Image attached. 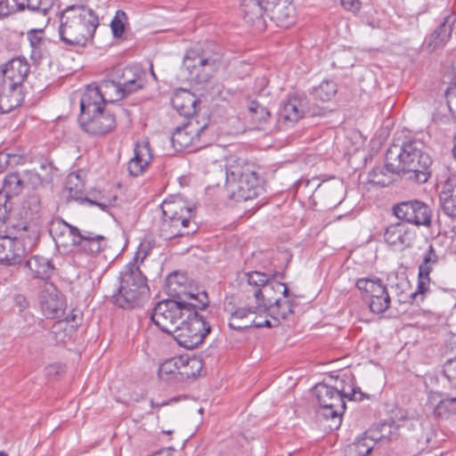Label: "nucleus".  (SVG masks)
Wrapping results in <instances>:
<instances>
[{"label": "nucleus", "instance_id": "obj_1", "mask_svg": "<svg viewBox=\"0 0 456 456\" xmlns=\"http://www.w3.org/2000/svg\"><path fill=\"white\" fill-rule=\"evenodd\" d=\"M387 159L388 167L406 180L424 183L432 174L433 159L420 140L411 139L401 146H391L387 150Z\"/></svg>", "mask_w": 456, "mask_h": 456}, {"label": "nucleus", "instance_id": "obj_2", "mask_svg": "<svg viewBox=\"0 0 456 456\" xmlns=\"http://www.w3.org/2000/svg\"><path fill=\"white\" fill-rule=\"evenodd\" d=\"M147 252L139 248L132 262L119 274V287L111 296L112 304L122 309L142 306L150 297L147 278L138 265L146 257Z\"/></svg>", "mask_w": 456, "mask_h": 456}, {"label": "nucleus", "instance_id": "obj_3", "mask_svg": "<svg viewBox=\"0 0 456 456\" xmlns=\"http://www.w3.org/2000/svg\"><path fill=\"white\" fill-rule=\"evenodd\" d=\"M333 381L332 379H330ZM313 395L320 406L319 414L324 419H330L333 424L330 428H338L342 421V414L346 410L345 399L361 401L362 393L351 385H346L344 380L336 379L334 384L323 381L313 388Z\"/></svg>", "mask_w": 456, "mask_h": 456}, {"label": "nucleus", "instance_id": "obj_4", "mask_svg": "<svg viewBox=\"0 0 456 456\" xmlns=\"http://www.w3.org/2000/svg\"><path fill=\"white\" fill-rule=\"evenodd\" d=\"M98 16L85 5H69L61 14L59 35L66 45L84 46L94 37Z\"/></svg>", "mask_w": 456, "mask_h": 456}, {"label": "nucleus", "instance_id": "obj_5", "mask_svg": "<svg viewBox=\"0 0 456 456\" xmlns=\"http://www.w3.org/2000/svg\"><path fill=\"white\" fill-rule=\"evenodd\" d=\"M184 296L195 303L171 335L179 346L187 349H194L203 343L211 331V326L198 312L208 305V299L205 291L197 295L188 292Z\"/></svg>", "mask_w": 456, "mask_h": 456}, {"label": "nucleus", "instance_id": "obj_6", "mask_svg": "<svg viewBox=\"0 0 456 456\" xmlns=\"http://www.w3.org/2000/svg\"><path fill=\"white\" fill-rule=\"evenodd\" d=\"M244 276L247 279L248 284L253 287L256 308L260 312V316L266 314L273 304H278V297H275V295H281L285 297H289V290L287 285L277 281V278L284 279L283 273L252 271L245 273Z\"/></svg>", "mask_w": 456, "mask_h": 456}, {"label": "nucleus", "instance_id": "obj_7", "mask_svg": "<svg viewBox=\"0 0 456 456\" xmlns=\"http://www.w3.org/2000/svg\"><path fill=\"white\" fill-rule=\"evenodd\" d=\"M225 188L229 198L234 201H247L258 194L259 179L252 167L236 162L226 167Z\"/></svg>", "mask_w": 456, "mask_h": 456}, {"label": "nucleus", "instance_id": "obj_8", "mask_svg": "<svg viewBox=\"0 0 456 456\" xmlns=\"http://www.w3.org/2000/svg\"><path fill=\"white\" fill-rule=\"evenodd\" d=\"M185 293H177L173 298L159 301L153 308L151 319L163 332L172 334L195 303L185 297Z\"/></svg>", "mask_w": 456, "mask_h": 456}, {"label": "nucleus", "instance_id": "obj_9", "mask_svg": "<svg viewBox=\"0 0 456 456\" xmlns=\"http://www.w3.org/2000/svg\"><path fill=\"white\" fill-rule=\"evenodd\" d=\"M78 122L81 128L93 135H103L116 127L113 111L103 105L92 102V98L80 99Z\"/></svg>", "mask_w": 456, "mask_h": 456}, {"label": "nucleus", "instance_id": "obj_10", "mask_svg": "<svg viewBox=\"0 0 456 456\" xmlns=\"http://www.w3.org/2000/svg\"><path fill=\"white\" fill-rule=\"evenodd\" d=\"M212 141L208 124L204 122L200 125L197 118H191L183 126H177L171 136L172 146L177 151L188 148L201 149Z\"/></svg>", "mask_w": 456, "mask_h": 456}, {"label": "nucleus", "instance_id": "obj_11", "mask_svg": "<svg viewBox=\"0 0 456 456\" xmlns=\"http://www.w3.org/2000/svg\"><path fill=\"white\" fill-rule=\"evenodd\" d=\"M183 68L189 72V79L198 84L208 82L222 66L218 53L208 55L188 53L183 59Z\"/></svg>", "mask_w": 456, "mask_h": 456}, {"label": "nucleus", "instance_id": "obj_12", "mask_svg": "<svg viewBox=\"0 0 456 456\" xmlns=\"http://www.w3.org/2000/svg\"><path fill=\"white\" fill-rule=\"evenodd\" d=\"M161 208L162 215L167 216V221L183 232V237L197 232L199 227L193 220L196 213L195 208L187 206L182 200H176L175 201L165 200Z\"/></svg>", "mask_w": 456, "mask_h": 456}, {"label": "nucleus", "instance_id": "obj_13", "mask_svg": "<svg viewBox=\"0 0 456 456\" xmlns=\"http://www.w3.org/2000/svg\"><path fill=\"white\" fill-rule=\"evenodd\" d=\"M355 286L364 294L363 297L372 313L383 314L389 308L391 297L379 278H361L356 281Z\"/></svg>", "mask_w": 456, "mask_h": 456}, {"label": "nucleus", "instance_id": "obj_14", "mask_svg": "<svg viewBox=\"0 0 456 456\" xmlns=\"http://www.w3.org/2000/svg\"><path fill=\"white\" fill-rule=\"evenodd\" d=\"M393 214L399 220L417 226H429L431 224V209L420 200L401 201L393 207Z\"/></svg>", "mask_w": 456, "mask_h": 456}, {"label": "nucleus", "instance_id": "obj_15", "mask_svg": "<svg viewBox=\"0 0 456 456\" xmlns=\"http://www.w3.org/2000/svg\"><path fill=\"white\" fill-rule=\"evenodd\" d=\"M121 86L118 84L116 77L113 79H104L99 85H88L81 99L92 98V102L106 105L125 98Z\"/></svg>", "mask_w": 456, "mask_h": 456}, {"label": "nucleus", "instance_id": "obj_16", "mask_svg": "<svg viewBox=\"0 0 456 456\" xmlns=\"http://www.w3.org/2000/svg\"><path fill=\"white\" fill-rule=\"evenodd\" d=\"M43 314L48 319H60L64 315L66 300L53 283H45L39 294Z\"/></svg>", "mask_w": 456, "mask_h": 456}, {"label": "nucleus", "instance_id": "obj_17", "mask_svg": "<svg viewBox=\"0 0 456 456\" xmlns=\"http://www.w3.org/2000/svg\"><path fill=\"white\" fill-rule=\"evenodd\" d=\"M72 236V244L86 254L96 256L107 246L104 236L90 231H80L78 228L64 223Z\"/></svg>", "mask_w": 456, "mask_h": 456}, {"label": "nucleus", "instance_id": "obj_18", "mask_svg": "<svg viewBox=\"0 0 456 456\" xmlns=\"http://www.w3.org/2000/svg\"><path fill=\"white\" fill-rule=\"evenodd\" d=\"M113 77H116L118 84L126 96L144 87L147 73L140 65H131L117 68Z\"/></svg>", "mask_w": 456, "mask_h": 456}, {"label": "nucleus", "instance_id": "obj_19", "mask_svg": "<svg viewBox=\"0 0 456 456\" xmlns=\"http://www.w3.org/2000/svg\"><path fill=\"white\" fill-rule=\"evenodd\" d=\"M265 12L278 27L289 28L296 21V8L291 0H264Z\"/></svg>", "mask_w": 456, "mask_h": 456}, {"label": "nucleus", "instance_id": "obj_20", "mask_svg": "<svg viewBox=\"0 0 456 456\" xmlns=\"http://www.w3.org/2000/svg\"><path fill=\"white\" fill-rule=\"evenodd\" d=\"M307 101L297 94H291L282 102L278 111V121L290 126L302 118L306 111Z\"/></svg>", "mask_w": 456, "mask_h": 456}, {"label": "nucleus", "instance_id": "obj_21", "mask_svg": "<svg viewBox=\"0 0 456 456\" xmlns=\"http://www.w3.org/2000/svg\"><path fill=\"white\" fill-rule=\"evenodd\" d=\"M1 72L2 83L23 89V82L29 73V64L24 57L12 58L2 66Z\"/></svg>", "mask_w": 456, "mask_h": 456}, {"label": "nucleus", "instance_id": "obj_22", "mask_svg": "<svg viewBox=\"0 0 456 456\" xmlns=\"http://www.w3.org/2000/svg\"><path fill=\"white\" fill-rule=\"evenodd\" d=\"M384 240L390 247L398 250H403L411 247L415 232L403 223L388 225L384 232Z\"/></svg>", "mask_w": 456, "mask_h": 456}, {"label": "nucleus", "instance_id": "obj_23", "mask_svg": "<svg viewBox=\"0 0 456 456\" xmlns=\"http://www.w3.org/2000/svg\"><path fill=\"white\" fill-rule=\"evenodd\" d=\"M149 142H138L134 149V157L127 163V170L132 176L142 175L152 160Z\"/></svg>", "mask_w": 456, "mask_h": 456}, {"label": "nucleus", "instance_id": "obj_24", "mask_svg": "<svg viewBox=\"0 0 456 456\" xmlns=\"http://www.w3.org/2000/svg\"><path fill=\"white\" fill-rule=\"evenodd\" d=\"M174 109L184 117L194 118V114L199 109L200 101L189 90L180 89L175 92L171 99Z\"/></svg>", "mask_w": 456, "mask_h": 456}, {"label": "nucleus", "instance_id": "obj_25", "mask_svg": "<svg viewBox=\"0 0 456 456\" xmlns=\"http://www.w3.org/2000/svg\"><path fill=\"white\" fill-rule=\"evenodd\" d=\"M241 12L246 23L262 30L265 27L264 20L265 3L264 0H241Z\"/></svg>", "mask_w": 456, "mask_h": 456}, {"label": "nucleus", "instance_id": "obj_26", "mask_svg": "<svg viewBox=\"0 0 456 456\" xmlns=\"http://www.w3.org/2000/svg\"><path fill=\"white\" fill-rule=\"evenodd\" d=\"M24 249L10 236H0V264L13 265L21 262Z\"/></svg>", "mask_w": 456, "mask_h": 456}, {"label": "nucleus", "instance_id": "obj_27", "mask_svg": "<svg viewBox=\"0 0 456 456\" xmlns=\"http://www.w3.org/2000/svg\"><path fill=\"white\" fill-rule=\"evenodd\" d=\"M456 21L453 14H448L444 21L432 32L428 39V45L433 49L443 47L451 38L452 26Z\"/></svg>", "mask_w": 456, "mask_h": 456}, {"label": "nucleus", "instance_id": "obj_28", "mask_svg": "<svg viewBox=\"0 0 456 456\" xmlns=\"http://www.w3.org/2000/svg\"><path fill=\"white\" fill-rule=\"evenodd\" d=\"M24 100L23 89L21 87L11 86V85L0 83V102L4 107V111L9 113Z\"/></svg>", "mask_w": 456, "mask_h": 456}, {"label": "nucleus", "instance_id": "obj_29", "mask_svg": "<svg viewBox=\"0 0 456 456\" xmlns=\"http://www.w3.org/2000/svg\"><path fill=\"white\" fill-rule=\"evenodd\" d=\"M440 201L444 214L456 217V177L446 181L440 194Z\"/></svg>", "mask_w": 456, "mask_h": 456}, {"label": "nucleus", "instance_id": "obj_30", "mask_svg": "<svg viewBox=\"0 0 456 456\" xmlns=\"http://www.w3.org/2000/svg\"><path fill=\"white\" fill-rule=\"evenodd\" d=\"M26 266L31 271L36 279L47 280L53 273L54 266L46 257L34 256L26 262Z\"/></svg>", "mask_w": 456, "mask_h": 456}, {"label": "nucleus", "instance_id": "obj_31", "mask_svg": "<svg viewBox=\"0 0 456 456\" xmlns=\"http://www.w3.org/2000/svg\"><path fill=\"white\" fill-rule=\"evenodd\" d=\"M16 244H19L24 249V256L31 251L39 240V232L36 226L23 225L20 230V235L14 237Z\"/></svg>", "mask_w": 456, "mask_h": 456}, {"label": "nucleus", "instance_id": "obj_32", "mask_svg": "<svg viewBox=\"0 0 456 456\" xmlns=\"http://www.w3.org/2000/svg\"><path fill=\"white\" fill-rule=\"evenodd\" d=\"M387 153L386 154V163L382 167H374L369 174L370 182L382 187L389 185L393 182V175H397L388 167Z\"/></svg>", "mask_w": 456, "mask_h": 456}, {"label": "nucleus", "instance_id": "obj_33", "mask_svg": "<svg viewBox=\"0 0 456 456\" xmlns=\"http://www.w3.org/2000/svg\"><path fill=\"white\" fill-rule=\"evenodd\" d=\"M65 188L70 199L84 200L85 181L79 173L73 172L67 176Z\"/></svg>", "mask_w": 456, "mask_h": 456}, {"label": "nucleus", "instance_id": "obj_34", "mask_svg": "<svg viewBox=\"0 0 456 456\" xmlns=\"http://www.w3.org/2000/svg\"><path fill=\"white\" fill-rule=\"evenodd\" d=\"M23 188V175L20 176L18 173H10L4 179L3 191L1 192L6 195V199L10 200L20 194Z\"/></svg>", "mask_w": 456, "mask_h": 456}, {"label": "nucleus", "instance_id": "obj_35", "mask_svg": "<svg viewBox=\"0 0 456 456\" xmlns=\"http://www.w3.org/2000/svg\"><path fill=\"white\" fill-rule=\"evenodd\" d=\"M23 183L24 188L37 191L49 184L51 181L47 175H42L37 169H34L23 172Z\"/></svg>", "mask_w": 456, "mask_h": 456}, {"label": "nucleus", "instance_id": "obj_36", "mask_svg": "<svg viewBox=\"0 0 456 456\" xmlns=\"http://www.w3.org/2000/svg\"><path fill=\"white\" fill-rule=\"evenodd\" d=\"M75 333V325L61 319L54 322L51 330V335L56 344H64Z\"/></svg>", "mask_w": 456, "mask_h": 456}, {"label": "nucleus", "instance_id": "obj_37", "mask_svg": "<svg viewBox=\"0 0 456 456\" xmlns=\"http://www.w3.org/2000/svg\"><path fill=\"white\" fill-rule=\"evenodd\" d=\"M27 37L31 47L30 57L34 61L40 60L45 46L44 30L41 28L30 29L27 33Z\"/></svg>", "mask_w": 456, "mask_h": 456}, {"label": "nucleus", "instance_id": "obj_38", "mask_svg": "<svg viewBox=\"0 0 456 456\" xmlns=\"http://www.w3.org/2000/svg\"><path fill=\"white\" fill-rule=\"evenodd\" d=\"M338 86L333 80L325 79L312 90L313 96L322 102L330 101L337 93Z\"/></svg>", "mask_w": 456, "mask_h": 456}, {"label": "nucleus", "instance_id": "obj_39", "mask_svg": "<svg viewBox=\"0 0 456 456\" xmlns=\"http://www.w3.org/2000/svg\"><path fill=\"white\" fill-rule=\"evenodd\" d=\"M293 306L294 304L291 300H281V298L278 297V304H273L265 314L271 317H278L279 321L280 319L285 320L289 315L293 314Z\"/></svg>", "mask_w": 456, "mask_h": 456}, {"label": "nucleus", "instance_id": "obj_40", "mask_svg": "<svg viewBox=\"0 0 456 456\" xmlns=\"http://www.w3.org/2000/svg\"><path fill=\"white\" fill-rule=\"evenodd\" d=\"M438 259L439 257L436 253L434 246L430 244L423 256L422 263L419 266V273H424V275H430V273L433 270V266L438 263Z\"/></svg>", "mask_w": 456, "mask_h": 456}, {"label": "nucleus", "instance_id": "obj_41", "mask_svg": "<svg viewBox=\"0 0 456 456\" xmlns=\"http://www.w3.org/2000/svg\"><path fill=\"white\" fill-rule=\"evenodd\" d=\"M375 438L370 432L365 433L362 437L357 439L356 443H354V450L357 455L368 456L375 445Z\"/></svg>", "mask_w": 456, "mask_h": 456}, {"label": "nucleus", "instance_id": "obj_42", "mask_svg": "<svg viewBox=\"0 0 456 456\" xmlns=\"http://www.w3.org/2000/svg\"><path fill=\"white\" fill-rule=\"evenodd\" d=\"M25 9V0H0V19Z\"/></svg>", "mask_w": 456, "mask_h": 456}, {"label": "nucleus", "instance_id": "obj_43", "mask_svg": "<svg viewBox=\"0 0 456 456\" xmlns=\"http://www.w3.org/2000/svg\"><path fill=\"white\" fill-rule=\"evenodd\" d=\"M53 6V0H25V8L47 16Z\"/></svg>", "mask_w": 456, "mask_h": 456}, {"label": "nucleus", "instance_id": "obj_44", "mask_svg": "<svg viewBox=\"0 0 456 456\" xmlns=\"http://www.w3.org/2000/svg\"><path fill=\"white\" fill-rule=\"evenodd\" d=\"M117 198L114 197H106L103 195H90L86 196L84 200L88 202L90 205L97 206L103 211H108V209L115 205Z\"/></svg>", "mask_w": 456, "mask_h": 456}, {"label": "nucleus", "instance_id": "obj_45", "mask_svg": "<svg viewBox=\"0 0 456 456\" xmlns=\"http://www.w3.org/2000/svg\"><path fill=\"white\" fill-rule=\"evenodd\" d=\"M159 236L164 240H172L176 237H183V232L176 229L171 222L167 221V216H164L159 224Z\"/></svg>", "mask_w": 456, "mask_h": 456}, {"label": "nucleus", "instance_id": "obj_46", "mask_svg": "<svg viewBox=\"0 0 456 456\" xmlns=\"http://www.w3.org/2000/svg\"><path fill=\"white\" fill-rule=\"evenodd\" d=\"M456 412V397H446L441 399L434 409V414L443 417L446 413Z\"/></svg>", "mask_w": 456, "mask_h": 456}, {"label": "nucleus", "instance_id": "obj_47", "mask_svg": "<svg viewBox=\"0 0 456 456\" xmlns=\"http://www.w3.org/2000/svg\"><path fill=\"white\" fill-rule=\"evenodd\" d=\"M127 19L126 13L122 11L118 10L116 12L115 17L111 20L110 27L112 30V34L114 37H120L125 31V24L124 20Z\"/></svg>", "mask_w": 456, "mask_h": 456}, {"label": "nucleus", "instance_id": "obj_48", "mask_svg": "<svg viewBox=\"0 0 456 456\" xmlns=\"http://www.w3.org/2000/svg\"><path fill=\"white\" fill-rule=\"evenodd\" d=\"M443 374L447 379L450 387L456 388V356L448 359L443 365Z\"/></svg>", "mask_w": 456, "mask_h": 456}, {"label": "nucleus", "instance_id": "obj_49", "mask_svg": "<svg viewBox=\"0 0 456 456\" xmlns=\"http://www.w3.org/2000/svg\"><path fill=\"white\" fill-rule=\"evenodd\" d=\"M430 283L429 274L424 275V273L418 274V285L416 290L411 294V299H416L419 296L421 297V300H423V296L428 291Z\"/></svg>", "mask_w": 456, "mask_h": 456}, {"label": "nucleus", "instance_id": "obj_50", "mask_svg": "<svg viewBox=\"0 0 456 456\" xmlns=\"http://www.w3.org/2000/svg\"><path fill=\"white\" fill-rule=\"evenodd\" d=\"M178 369L177 362L175 359H169L160 364L159 368V376L160 379H164L168 375L175 374L178 371Z\"/></svg>", "mask_w": 456, "mask_h": 456}, {"label": "nucleus", "instance_id": "obj_51", "mask_svg": "<svg viewBox=\"0 0 456 456\" xmlns=\"http://www.w3.org/2000/svg\"><path fill=\"white\" fill-rule=\"evenodd\" d=\"M249 111L254 114V118L259 122L265 121L270 116L269 110L256 102L250 103Z\"/></svg>", "mask_w": 456, "mask_h": 456}, {"label": "nucleus", "instance_id": "obj_52", "mask_svg": "<svg viewBox=\"0 0 456 456\" xmlns=\"http://www.w3.org/2000/svg\"><path fill=\"white\" fill-rule=\"evenodd\" d=\"M24 208L29 209L32 213L37 214L41 210V198L38 193H33L28 196L24 202Z\"/></svg>", "mask_w": 456, "mask_h": 456}, {"label": "nucleus", "instance_id": "obj_53", "mask_svg": "<svg viewBox=\"0 0 456 456\" xmlns=\"http://www.w3.org/2000/svg\"><path fill=\"white\" fill-rule=\"evenodd\" d=\"M391 428H392V426L390 424L383 423L380 426L379 434H378V430L370 431V434L372 435V436L375 438L376 441L382 440V439L392 440L393 434H392Z\"/></svg>", "mask_w": 456, "mask_h": 456}, {"label": "nucleus", "instance_id": "obj_54", "mask_svg": "<svg viewBox=\"0 0 456 456\" xmlns=\"http://www.w3.org/2000/svg\"><path fill=\"white\" fill-rule=\"evenodd\" d=\"M12 208V203L6 199V195L0 192V225L7 219Z\"/></svg>", "mask_w": 456, "mask_h": 456}, {"label": "nucleus", "instance_id": "obj_55", "mask_svg": "<svg viewBox=\"0 0 456 456\" xmlns=\"http://www.w3.org/2000/svg\"><path fill=\"white\" fill-rule=\"evenodd\" d=\"M249 314H256L260 315V312L258 309L255 306H248V307H240L236 309L234 312L232 313L231 316L234 319H238L240 321H246V318Z\"/></svg>", "mask_w": 456, "mask_h": 456}, {"label": "nucleus", "instance_id": "obj_56", "mask_svg": "<svg viewBox=\"0 0 456 456\" xmlns=\"http://www.w3.org/2000/svg\"><path fill=\"white\" fill-rule=\"evenodd\" d=\"M446 98L450 111L456 118V83L448 88L446 92Z\"/></svg>", "mask_w": 456, "mask_h": 456}, {"label": "nucleus", "instance_id": "obj_57", "mask_svg": "<svg viewBox=\"0 0 456 456\" xmlns=\"http://www.w3.org/2000/svg\"><path fill=\"white\" fill-rule=\"evenodd\" d=\"M317 190L320 193H328V192H338L339 196L334 200L335 204H339L342 201L341 193L343 191V186L341 184H338L334 187L330 186L329 184H319L317 186Z\"/></svg>", "mask_w": 456, "mask_h": 456}, {"label": "nucleus", "instance_id": "obj_58", "mask_svg": "<svg viewBox=\"0 0 456 456\" xmlns=\"http://www.w3.org/2000/svg\"><path fill=\"white\" fill-rule=\"evenodd\" d=\"M19 157L17 155H12L8 153H0V174L4 173L5 169L7 168L8 165L11 163H19L18 159Z\"/></svg>", "mask_w": 456, "mask_h": 456}, {"label": "nucleus", "instance_id": "obj_59", "mask_svg": "<svg viewBox=\"0 0 456 456\" xmlns=\"http://www.w3.org/2000/svg\"><path fill=\"white\" fill-rule=\"evenodd\" d=\"M228 325L232 330H242L247 328L252 327V322L240 321L238 319H234L232 318V316H231Z\"/></svg>", "mask_w": 456, "mask_h": 456}, {"label": "nucleus", "instance_id": "obj_60", "mask_svg": "<svg viewBox=\"0 0 456 456\" xmlns=\"http://www.w3.org/2000/svg\"><path fill=\"white\" fill-rule=\"evenodd\" d=\"M15 307H18L19 312H23L29 305L27 297L22 294H15L12 297Z\"/></svg>", "mask_w": 456, "mask_h": 456}, {"label": "nucleus", "instance_id": "obj_61", "mask_svg": "<svg viewBox=\"0 0 456 456\" xmlns=\"http://www.w3.org/2000/svg\"><path fill=\"white\" fill-rule=\"evenodd\" d=\"M39 173L42 175H46L50 177V181H52L53 175V165L47 159H42L39 164Z\"/></svg>", "mask_w": 456, "mask_h": 456}, {"label": "nucleus", "instance_id": "obj_62", "mask_svg": "<svg viewBox=\"0 0 456 456\" xmlns=\"http://www.w3.org/2000/svg\"><path fill=\"white\" fill-rule=\"evenodd\" d=\"M273 322H271L269 320H265L263 321V322H256V320H253L252 321V326L253 327H256V328H263V327H267V328H272V327H276L280 324V321L278 320V317H272Z\"/></svg>", "mask_w": 456, "mask_h": 456}, {"label": "nucleus", "instance_id": "obj_63", "mask_svg": "<svg viewBox=\"0 0 456 456\" xmlns=\"http://www.w3.org/2000/svg\"><path fill=\"white\" fill-rule=\"evenodd\" d=\"M341 4L345 9L354 12L361 8V2L359 0H341Z\"/></svg>", "mask_w": 456, "mask_h": 456}, {"label": "nucleus", "instance_id": "obj_64", "mask_svg": "<svg viewBox=\"0 0 456 456\" xmlns=\"http://www.w3.org/2000/svg\"><path fill=\"white\" fill-rule=\"evenodd\" d=\"M77 314H75L73 311L72 313H70L66 317H64L63 319H61V320L69 322V324L75 325V328H76L78 325V323L77 322Z\"/></svg>", "mask_w": 456, "mask_h": 456}]
</instances>
